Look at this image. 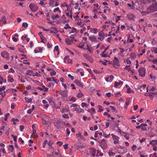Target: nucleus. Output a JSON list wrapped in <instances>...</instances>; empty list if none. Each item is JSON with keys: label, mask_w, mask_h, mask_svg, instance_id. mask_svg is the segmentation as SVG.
<instances>
[{"label": "nucleus", "mask_w": 157, "mask_h": 157, "mask_svg": "<svg viewBox=\"0 0 157 157\" xmlns=\"http://www.w3.org/2000/svg\"><path fill=\"white\" fill-rule=\"evenodd\" d=\"M147 10L150 11V12H153L157 11V2L150 5L147 8Z\"/></svg>", "instance_id": "1"}, {"label": "nucleus", "mask_w": 157, "mask_h": 157, "mask_svg": "<svg viewBox=\"0 0 157 157\" xmlns=\"http://www.w3.org/2000/svg\"><path fill=\"white\" fill-rule=\"evenodd\" d=\"M139 75L143 77H145V75L146 69L144 67H141L138 70Z\"/></svg>", "instance_id": "2"}, {"label": "nucleus", "mask_w": 157, "mask_h": 157, "mask_svg": "<svg viewBox=\"0 0 157 157\" xmlns=\"http://www.w3.org/2000/svg\"><path fill=\"white\" fill-rule=\"evenodd\" d=\"M29 7L31 10L33 12L36 11L38 9V7L37 5L33 4H30L29 6Z\"/></svg>", "instance_id": "3"}, {"label": "nucleus", "mask_w": 157, "mask_h": 157, "mask_svg": "<svg viewBox=\"0 0 157 157\" xmlns=\"http://www.w3.org/2000/svg\"><path fill=\"white\" fill-rule=\"evenodd\" d=\"M111 135L114 140L113 143L115 144H119L120 143L119 137L118 136H115L113 134H111Z\"/></svg>", "instance_id": "4"}, {"label": "nucleus", "mask_w": 157, "mask_h": 157, "mask_svg": "<svg viewBox=\"0 0 157 157\" xmlns=\"http://www.w3.org/2000/svg\"><path fill=\"white\" fill-rule=\"evenodd\" d=\"M74 40L75 41H76V40L74 39V37H71L70 38H68L66 39V42L68 45H70L73 42Z\"/></svg>", "instance_id": "5"}, {"label": "nucleus", "mask_w": 157, "mask_h": 157, "mask_svg": "<svg viewBox=\"0 0 157 157\" xmlns=\"http://www.w3.org/2000/svg\"><path fill=\"white\" fill-rule=\"evenodd\" d=\"M105 139H103L101 141V142L100 144V146L102 149H105L107 147V144L105 142Z\"/></svg>", "instance_id": "6"}, {"label": "nucleus", "mask_w": 157, "mask_h": 157, "mask_svg": "<svg viewBox=\"0 0 157 157\" xmlns=\"http://www.w3.org/2000/svg\"><path fill=\"white\" fill-rule=\"evenodd\" d=\"M1 56L4 58L6 59H9V55L8 53L6 51L2 52L1 53Z\"/></svg>", "instance_id": "7"}, {"label": "nucleus", "mask_w": 157, "mask_h": 157, "mask_svg": "<svg viewBox=\"0 0 157 157\" xmlns=\"http://www.w3.org/2000/svg\"><path fill=\"white\" fill-rule=\"evenodd\" d=\"M110 63L112 64H114L116 65L117 66H119L120 65L119 62L117 58L114 57V60L113 62V63Z\"/></svg>", "instance_id": "8"}, {"label": "nucleus", "mask_w": 157, "mask_h": 157, "mask_svg": "<svg viewBox=\"0 0 157 157\" xmlns=\"http://www.w3.org/2000/svg\"><path fill=\"white\" fill-rule=\"evenodd\" d=\"M90 151V152L93 157H94L95 156V154L96 152V150L94 147H91L89 148Z\"/></svg>", "instance_id": "9"}, {"label": "nucleus", "mask_w": 157, "mask_h": 157, "mask_svg": "<svg viewBox=\"0 0 157 157\" xmlns=\"http://www.w3.org/2000/svg\"><path fill=\"white\" fill-rule=\"evenodd\" d=\"M84 56L85 58L86 59L88 60L91 63H92L93 62V58L91 57L88 56L87 54H84L83 55Z\"/></svg>", "instance_id": "10"}, {"label": "nucleus", "mask_w": 157, "mask_h": 157, "mask_svg": "<svg viewBox=\"0 0 157 157\" xmlns=\"http://www.w3.org/2000/svg\"><path fill=\"white\" fill-rule=\"evenodd\" d=\"M46 80L47 82L53 81L56 83H57L58 82H59V81H58L57 79H55L54 77H52L51 78H47Z\"/></svg>", "instance_id": "11"}, {"label": "nucleus", "mask_w": 157, "mask_h": 157, "mask_svg": "<svg viewBox=\"0 0 157 157\" xmlns=\"http://www.w3.org/2000/svg\"><path fill=\"white\" fill-rule=\"evenodd\" d=\"M128 18L130 20H133L136 17V16L133 14L129 13L128 15Z\"/></svg>", "instance_id": "12"}, {"label": "nucleus", "mask_w": 157, "mask_h": 157, "mask_svg": "<svg viewBox=\"0 0 157 157\" xmlns=\"http://www.w3.org/2000/svg\"><path fill=\"white\" fill-rule=\"evenodd\" d=\"M6 17L5 16H3L0 20V25H1L2 23L5 24L6 23Z\"/></svg>", "instance_id": "13"}, {"label": "nucleus", "mask_w": 157, "mask_h": 157, "mask_svg": "<svg viewBox=\"0 0 157 157\" xmlns=\"http://www.w3.org/2000/svg\"><path fill=\"white\" fill-rule=\"evenodd\" d=\"M61 125V121H57V122L56 123L55 125L57 128L59 129L60 128H62Z\"/></svg>", "instance_id": "14"}, {"label": "nucleus", "mask_w": 157, "mask_h": 157, "mask_svg": "<svg viewBox=\"0 0 157 157\" xmlns=\"http://www.w3.org/2000/svg\"><path fill=\"white\" fill-rule=\"evenodd\" d=\"M75 82L78 86L81 87H83V83L79 80H75Z\"/></svg>", "instance_id": "15"}, {"label": "nucleus", "mask_w": 157, "mask_h": 157, "mask_svg": "<svg viewBox=\"0 0 157 157\" xmlns=\"http://www.w3.org/2000/svg\"><path fill=\"white\" fill-rule=\"evenodd\" d=\"M113 76L111 75L106 78L105 80L107 82H111L113 80Z\"/></svg>", "instance_id": "16"}, {"label": "nucleus", "mask_w": 157, "mask_h": 157, "mask_svg": "<svg viewBox=\"0 0 157 157\" xmlns=\"http://www.w3.org/2000/svg\"><path fill=\"white\" fill-rule=\"evenodd\" d=\"M123 83V82L121 81H120L119 82H114V86H115V87H116L120 85H122Z\"/></svg>", "instance_id": "17"}, {"label": "nucleus", "mask_w": 157, "mask_h": 157, "mask_svg": "<svg viewBox=\"0 0 157 157\" xmlns=\"http://www.w3.org/2000/svg\"><path fill=\"white\" fill-rule=\"evenodd\" d=\"M149 144L151 145L152 146H156L157 144V140H152L150 142Z\"/></svg>", "instance_id": "18"}, {"label": "nucleus", "mask_w": 157, "mask_h": 157, "mask_svg": "<svg viewBox=\"0 0 157 157\" xmlns=\"http://www.w3.org/2000/svg\"><path fill=\"white\" fill-rule=\"evenodd\" d=\"M74 111H76L78 113H81V112H83L84 111V110L81 109V108L79 107L78 108H77L75 109L74 110Z\"/></svg>", "instance_id": "19"}, {"label": "nucleus", "mask_w": 157, "mask_h": 157, "mask_svg": "<svg viewBox=\"0 0 157 157\" xmlns=\"http://www.w3.org/2000/svg\"><path fill=\"white\" fill-rule=\"evenodd\" d=\"M89 40L92 42L95 41L96 40V38H95L94 36L92 35L90 36H89Z\"/></svg>", "instance_id": "20"}, {"label": "nucleus", "mask_w": 157, "mask_h": 157, "mask_svg": "<svg viewBox=\"0 0 157 157\" xmlns=\"http://www.w3.org/2000/svg\"><path fill=\"white\" fill-rule=\"evenodd\" d=\"M39 50H37V49L36 48L34 50V52L35 53H37L39 52L41 53L43 51L42 49L41 48H38Z\"/></svg>", "instance_id": "21"}, {"label": "nucleus", "mask_w": 157, "mask_h": 157, "mask_svg": "<svg viewBox=\"0 0 157 157\" xmlns=\"http://www.w3.org/2000/svg\"><path fill=\"white\" fill-rule=\"evenodd\" d=\"M59 94L62 96L64 97H66L67 96V93L65 91H61L60 92Z\"/></svg>", "instance_id": "22"}, {"label": "nucleus", "mask_w": 157, "mask_h": 157, "mask_svg": "<svg viewBox=\"0 0 157 157\" xmlns=\"http://www.w3.org/2000/svg\"><path fill=\"white\" fill-rule=\"evenodd\" d=\"M151 13V12H150V11L147 10V11H143L141 13L143 15H145Z\"/></svg>", "instance_id": "23"}, {"label": "nucleus", "mask_w": 157, "mask_h": 157, "mask_svg": "<svg viewBox=\"0 0 157 157\" xmlns=\"http://www.w3.org/2000/svg\"><path fill=\"white\" fill-rule=\"evenodd\" d=\"M69 111V110L68 108V106H67V108H66L64 109L63 108L61 112L62 113H68Z\"/></svg>", "instance_id": "24"}, {"label": "nucleus", "mask_w": 157, "mask_h": 157, "mask_svg": "<svg viewBox=\"0 0 157 157\" xmlns=\"http://www.w3.org/2000/svg\"><path fill=\"white\" fill-rule=\"evenodd\" d=\"M33 72L32 70H28L27 71V72L26 73V75H29L30 76L32 75Z\"/></svg>", "instance_id": "25"}, {"label": "nucleus", "mask_w": 157, "mask_h": 157, "mask_svg": "<svg viewBox=\"0 0 157 157\" xmlns=\"http://www.w3.org/2000/svg\"><path fill=\"white\" fill-rule=\"evenodd\" d=\"M154 92H148L145 94V95L146 96L151 97L153 95H155Z\"/></svg>", "instance_id": "26"}, {"label": "nucleus", "mask_w": 157, "mask_h": 157, "mask_svg": "<svg viewBox=\"0 0 157 157\" xmlns=\"http://www.w3.org/2000/svg\"><path fill=\"white\" fill-rule=\"evenodd\" d=\"M98 31V29L96 28H91L90 29V32H93L95 34H96Z\"/></svg>", "instance_id": "27"}, {"label": "nucleus", "mask_w": 157, "mask_h": 157, "mask_svg": "<svg viewBox=\"0 0 157 157\" xmlns=\"http://www.w3.org/2000/svg\"><path fill=\"white\" fill-rule=\"evenodd\" d=\"M99 36L101 37L104 38V36H105V34L103 32V30L101 31V32H100L99 33Z\"/></svg>", "instance_id": "28"}, {"label": "nucleus", "mask_w": 157, "mask_h": 157, "mask_svg": "<svg viewBox=\"0 0 157 157\" xmlns=\"http://www.w3.org/2000/svg\"><path fill=\"white\" fill-rule=\"evenodd\" d=\"M59 16L58 14H57L56 15H55L53 14L51 16V18L52 19H53V20H56L58 18H59Z\"/></svg>", "instance_id": "29"}, {"label": "nucleus", "mask_w": 157, "mask_h": 157, "mask_svg": "<svg viewBox=\"0 0 157 157\" xmlns=\"http://www.w3.org/2000/svg\"><path fill=\"white\" fill-rule=\"evenodd\" d=\"M8 80L7 81L8 82H14V79H13L11 78L10 76H8Z\"/></svg>", "instance_id": "30"}, {"label": "nucleus", "mask_w": 157, "mask_h": 157, "mask_svg": "<svg viewBox=\"0 0 157 157\" xmlns=\"http://www.w3.org/2000/svg\"><path fill=\"white\" fill-rule=\"evenodd\" d=\"M115 154V153L113 152L112 151L109 150L108 152V155L109 156H114Z\"/></svg>", "instance_id": "31"}, {"label": "nucleus", "mask_w": 157, "mask_h": 157, "mask_svg": "<svg viewBox=\"0 0 157 157\" xmlns=\"http://www.w3.org/2000/svg\"><path fill=\"white\" fill-rule=\"evenodd\" d=\"M101 56L102 57H109V55H108V53H106L105 54H101Z\"/></svg>", "instance_id": "32"}, {"label": "nucleus", "mask_w": 157, "mask_h": 157, "mask_svg": "<svg viewBox=\"0 0 157 157\" xmlns=\"http://www.w3.org/2000/svg\"><path fill=\"white\" fill-rule=\"evenodd\" d=\"M62 116L63 118H66L67 119H68L69 118L67 113L64 114L62 115Z\"/></svg>", "instance_id": "33"}, {"label": "nucleus", "mask_w": 157, "mask_h": 157, "mask_svg": "<svg viewBox=\"0 0 157 157\" xmlns=\"http://www.w3.org/2000/svg\"><path fill=\"white\" fill-rule=\"evenodd\" d=\"M60 20L61 21H64L65 20V16L64 15H62L60 17Z\"/></svg>", "instance_id": "34"}, {"label": "nucleus", "mask_w": 157, "mask_h": 157, "mask_svg": "<svg viewBox=\"0 0 157 157\" xmlns=\"http://www.w3.org/2000/svg\"><path fill=\"white\" fill-rule=\"evenodd\" d=\"M70 13H71L70 15L69 14V13H66V14L67 16H68L69 17H71V18H72V13H71V10L70 11Z\"/></svg>", "instance_id": "35"}, {"label": "nucleus", "mask_w": 157, "mask_h": 157, "mask_svg": "<svg viewBox=\"0 0 157 157\" xmlns=\"http://www.w3.org/2000/svg\"><path fill=\"white\" fill-rule=\"evenodd\" d=\"M95 109L94 108H91L90 110V109L88 110V111L90 113H93L94 112H95Z\"/></svg>", "instance_id": "36"}, {"label": "nucleus", "mask_w": 157, "mask_h": 157, "mask_svg": "<svg viewBox=\"0 0 157 157\" xmlns=\"http://www.w3.org/2000/svg\"><path fill=\"white\" fill-rule=\"evenodd\" d=\"M155 0H145L146 3H150L151 2H153L155 1Z\"/></svg>", "instance_id": "37"}, {"label": "nucleus", "mask_w": 157, "mask_h": 157, "mask_svg": "<svg viewBox=\"0 0 157 157\" xmlns=\"http://www.w3.org/2000/svg\"><path fill=\"white\" fill-rule=\"evenodd\" d=\"M83 94L82 93L80 92L77 95V97L78 98H81L83 96Z\"/></svg>", "instance_id": "38"}, {"label": "nucleus", "mask_w": 157, "mask_h": 157, "mask_svg": "<svg viewBox=\"0 0 157 157\" xmlns=\"http://www.w3.org/2000/svg\"><path fill=\"white\" fill-rule=\"evenodd\" d=\"M57 11H59V13L61 12V11H60L59 10V7H57V8L53 10V12H54V13H55V12H56Z\"/></svg>", "instance_id": "39"}, {"label": "nucleus", "mask_w": 157, "mask_h": 157, "mask_svg": "<svg viewBox=\"0 0 157 157\" xmlns=\"http://www.w3.org/2000/svg\"><path fill=\"white\" fill-rule=\"evenodd\" d=\"M22 26L24 28H25L28 26V24L26 22H24L22 24Z\"/></svg>", "instance_id": "40"}, {"label": "nucleus", "mask_w": 157, "mask_h": 157, "mask_svg": "<svg viewBox=\"0 0 157 157\" xmlns=\"http://www.w3.org/2000/svg\"><path fill=\"white\" fill-rule=\"evenodd\" d=\"M33 76H37L38 77L41 76V75L37 72L35 73L34 74H33Z\"/></svg>", "instance_id": "41"}, {"label": "nucleus", "mask_w": 157, "mask_h": 157, "mask_svg": "<svg viewBox=\"0 0 157 157\" xmlns=\"http://www.w3.org/2000/svg\"><path fill=\"white\" fill-rule=\"evenodd\" d=\"M66 136H68L70 134V131L68 128H67L66 129Z\"/></svg>", "instance_id": "42"}, {"label": "nucleus", "mask_w": 157, "mask_h": 157, "mask_svg": "<svg viewBox=\"0 0 157 157\" xmlns=\"http://www.w3.org/2000/svg\"><path fill=\"white\" fill-rule=\"evenodd\" d=\"M48 141V140H46L44 141V142L43 143V148H44L45 147V146L46 145V144L47 143Z\"/></svg>", "instance_id": "43"}, {"label": "nucleus", "mask_w": 157, "mask_h": 157, "mask_svg": "<svg viewBox=\"0 0 157 157\" xmlns=\"http://www.w3.org/2000/svg\"><path fill=\"white\" fill-rule=\"evenodd\" d=\"M130 66H127L125 67L124 68V69H126L128 71H129L131 70V69L129 67Z\"/></svg>", "instance_id": "44"}, {"label": "nucleus", "mask_w": 157, "mask_h": 157, "mask_svg": "<svg viewBox=\"0 0 157 157\" xmlns=\"http://www.w3.org/2000/svg\"><path fill=\"white\" fill-rule=\"evenodd\" d=\"M43 89H44V90L45 92H47L48 89V88L46 87L45 86H42Z\"/></svg>", "instance_id": "45"}, {"label": "nucleus", "mask_w": 157, "mask_h": 157, "mask_svg": "<svg viewBox=\"0 0 157 157\" xmlns=\"http://www.w3.org/2000/svg\"><path fill=\"white\" fill-rule=\"evenodd\" d=\"M97 107L99 109L98 110V112H100L103 110V109H101V106L100 105H98Z\"/></svg>", "instance_id": "46"}, {"label": "nucleus", "mask_w": 157, "mask_h": 157, "mask_svg": "<svg viewBox=\"0 0 157 157\" xmlns=\"http://www.w3.org/2000/svg\"><path fill=\"white\" fill-rule=\"evenodd\" d=\"M132 91V90L130 88H128L127 89V92L128 93H131Z\"/></svg>", "instance_id": "47"}, {"label": "nucleus", "mask_w": 157, "mask_h": 157, "mask_svg": "<svg viewBox=\"0 0 157 157\" xmlns=\"http://www.w3.org/2000/svg\"><path fill=\"white\" fill-rule=\"evenodd\" d=\"M56 74V73L55 71H53L52 72H50L51 76H55Z\"/></svg>", "instance_id": "48"}, {"label": "nucleus", "mask_w": 157, "mask_h": 157, "mask_svg": "<svg viewBox=\"0 0 157 157\" xmlns=\"http://www.w3.org/2000/svg\"><path fill=\"white\" fill-rule=\"evenodd\" d=\"M24 128V126L23 125H21L20 126V131L22 132L23 131V130Z\"/></svg>", "instance_id": "49"}, {"label": "nucleus", "mask_w": 157, "mask_h": 157, "mask_svg": "<svg viewBox=\"0 0 157 157\" xmlns=\"http://www.w3.org/2000/svg\"><path fill=\"white\" fill-rule=\"evenodd\" d=\"M27 35H24L22 36L21 39L23 40H24L27 38Z\"/></svg>", "instance_id": "50"}, {"label": "nucleus", "mask_w": 157, "mask_h": 157, "mask_svg": "<svg viewBox=\"0 0 157 157\" xmlns=\"http://www.w3.org/2000/svg\"><path fill=\"white\" fill-rule=\"evenodd\" d=\"M42 123L44 124H45V125H47V121H46V120H45V119H44V118H42Z\"/></svg>", "instance_id": "51"}, {"label": "nucleus", "mask_w": 157, "mask_h": 157, "mask_svg": "<svg viewBox=\"0 0 157 157\" xmlns=\"http://www.w3.org/2000/svg\"><path fill=\"white\" fill-rule=\"evenodd\" d=\"M153 52H154L155 53H157V48L154 47L153 48Z\"/></svg>", "instance_id": "52"}, {"label": "nucleus", "mask_w": 157, "mask_h": 157, "mask_svg": "<svg viewBox=\"0 0 157 157\" xmlns=\"http://www.w3.org/2000/svg\"><path fill=\"white\" fill-rule=\"evenodd\" d=\"M68 76L72 80H73L74 79V77L71 75V74L68 75Z\"/></svg>", "instance_id": "53"}, {"label": "nucleus", "mask_w": 157, "mask_h": 157, "mask_svg": "<svg viewBox=\"0 0 157 157\" xmlns=\"http://www.w3.org/2000/svg\"><path fill=\"white\" fill-rule=\"evenodd\" d=\"M54 3V0H50V2H49V5H53Z\"/></svg>", "instance_id": "54"}, {"label": "nucleus", "mask_w": 157, "mask_h": 157, "mask_svg": "<svg viewBox=\"0 0 157 157\" xmlns=\"http://www.w3.org/2000/svg\"><path fill=\"white\" fill-rule=\"evenodd\" d=\"M64 149L65 150H66L68 148V144H65L63 146Z\"/></svg>", "instance_id": "55"}, {"label": "nucleus", "mask_w": 157, "mask_h": 157, "mask_svg": "<svg viewBox=\"0 0 157 157\" xmlns=\"http://www.w3.org/2000/svg\"><path fill=\"white\" fill-rule=\"evenodd\" d=\"M9 73L11 72V73H13L14 72H15V71L12 68H11L10 70V71H9Z\"/></svg>", "instance_id": "56"}, {"label": "nucleus", "mask_w": 157, "mask_h": 157, "mask_svg": "<svg viewBox=\"0 0 157 157\" xmlns=\"http://www.w3.org/2000/svg\"><path fill=\"white\" fill-rule=\"evenodd\" d=\"M5 89V87L4 86H3L2 87L0 88V91L2 92L3 90H4Z\"/></svg>", "instance_id": "57"}, {"label": "nucleus", "mask_w": 157, "mask_h": 157, "mask_svg": "<svg viewBox=\"0 0 157 157\" xmlns=\"http://www.w3.org/2000/svg\"><path fill=\"white\" fill-rule=\"evenodd\" d=\"M72 30L71 31L72 33H76V29L75 28H72Z\"/></svg>", "instance_id": "58"}, {"label": "nucleus", "mask_w": 157, "mask_h": 157, "mask_svg": "<svg viewBox=\"0 0 157 157\" xmlns=\"http://www.w3.org/2000/svg\"><path fill=\"white\" fill-rule=\"evenodd\" d=\"M78 106V105L76 104H73L71 105V107H77Z\"/></svg>", "instance_id": "59"}, {"label": "nucleus", "mask_w": 157, "mask_h": 157, "mask_svg": "<svg viewBox=\"0 0 157 157\" xmlns=\"http://www.w3.org/2000/svg\"><path fill=\"white\" fill-rule=\"evenodd\" d=\"M136 148V146L135 145H132V149L133 151H134Z\"/></svg>", "instance_id": "60"}, {"label": "nucleus", "mask_w": 157, "mask_h": 157, "mask_svg": "<svg viewBox=\"0 0 157 157\" xmlns=\"http://www.w3.org/2000/svg\"><path fill=\"white\" fill-rule=\"evenodd\" d=\"M126 63L127 64H130L131 63V62L129 59H127L126 60Z\"/></svg>", "instance_id": "61"}, {"label": "nucleus", "mask_w": 157, "mask_h": 157, "mask_svg": "<svg viewBox=\"0 0 157 157\" xmlns=\"http://www.w3.org/2000/svg\"><path fill=\"white\" fill-rule=\"evenodd\" d=\"M71 28L69 26L68 24H67L66 25V26L64 27V28L66 29H68V28Z\"/></svg>", "instance_id": "62"}, {"label": "nucleus", "mask_w": 157, "mask_h": 157, "mask_svg": "<svg viewBox=\"0 0 157 157\" xmlns=\"http://www.w3.org/2000/svg\"><path fill=\"white\" fill-rule=\"evenodd\" d=\"M32 111H33L32 110V109H29L27 112V113H28V114H31V113L32 112Z\"/></svg>", "instance_id": "63"}, {"label": "nucleus", "mask_w": 157, "mask_h": 157, "mask_svg": "<svg viewBox=\"0 0 157 157\" xmlns=\"http://www.w3.org/2000/svg\"><path fill=\"white\" fill-rule=\"evenodd\" d=\"M12 39L14 42H17L18 40L17 38H15V37H13Z\"/></svg>", "instance_id": "64"}]
</instances>
